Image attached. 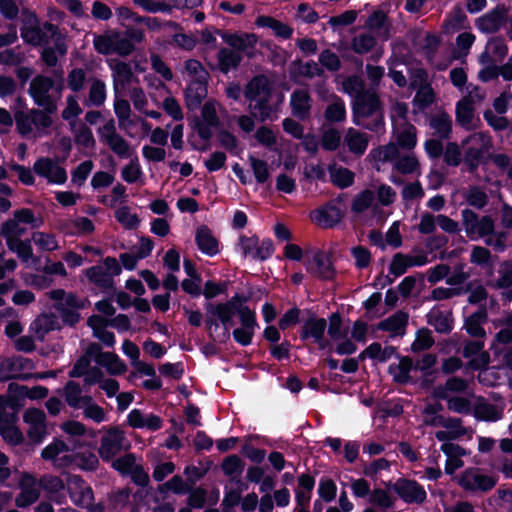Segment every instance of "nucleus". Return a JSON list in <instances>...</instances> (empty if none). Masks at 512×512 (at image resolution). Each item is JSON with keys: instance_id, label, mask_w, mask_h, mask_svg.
I'll list each match as a JSON object with an SVG mask.
<instances>
[{"instance_id": "obj_14", "label": "nucleus", "mask_w": 512, "mask_h": 512, "mask_svg": "<svg viewBox=\"0 0 512 512\" xmlns=\"http://www.w3.org/2000/svg\"><path fill=\"white\" fill-rule=\"evenodd\" d=\"M462 216L466 234L470 239L476 240L492 233L494 223L490 217L485 216L479 219L478 216L470 210H464Z\"/></svg>"}, {"instance_id": "obj_24", "label": "nucleus", "mask_w": 512, "mask_h": 512, "mask_svg": "<svg viewBox=\"0 0 512 512\" xmlns=\"http://www.w3.org/2000/svg\"><path fill=\"white\" fill-rule=\"evenodd\" d=\"M344 212L337 205H327L314 211L311 215L313 222L317 225L331 228L337 225L343 218Z\"/></svg>"}, {"instance_id": "obj_17", "label": "nucleus", "mask_w": 512, "mask_h": 512, "mask_svg": "<svg viewBox=\"0 0 512 512\" xmlns=\"http://www.w3.org/2000/svg\"><path fill=\"white\" fill-rule=\"evenodd\" d=\"M33 363L25 357H12L3 359L0 363V376L4 379L27 378Z\"/></svg>"}, {"instance_id": "obj_8", "label": "nucleus", "mask_w": 512, "mask_h": 512, "mask_svg": "<svg viewBox=\"0 0 512 512\" xmlns=\"http://www.w3.org/2000/svg\"><path fill=\"white\" fill-rule=\"evenodd\" d=\"M25 224H31L33 227L39 226V223L35 220L32 211L29 209L16 211L12 219L4 222L1 227V233L6 242L20 239L27 230Z\"/></svg>"}, {"instance_id": "obj_3", "label": "nucleus", "mask_w": 512, "mask_h": 512, "mask_svg": "<svg viewBox=\"0 0 512 512\" xmlns=\"http://www.w3.org/2000/svg\"><path fill=\"white\" fill-rule=\"evenodd\" d=\"M15 122L18 132L26 137L38 138L47 134L52 125V119L47 112L30 110L15 113Z\"/></svg>"}, {"instance_id": "obj_13", "label": "nucleus", "mask_w": 512, "mask_h": 512, "mask_svg": "<svg viewBox=\"0 0 512 512\" xmlns=\"http://www.w3.org/2000/svg\"><path fill=\"white\" fill-rule=\"evenodd\" d=\"M240 327L233 330V337L237 343L247 346L252 342V338L258 327L255 312L248 307H242L238 310Z\"/></svg>"}, {"instance_id": "obj_38", "label": "nucleus", "mask_w": 512, "mask_h": 512, "mask_svg": "<svg viewBox=\"0 0 512 512\" xmlns=\"http://www.w3.org/2000/svg\"><path fill=\"white\" fill-rule=\"evenodd\" d=\"M507 54V48L504 42L500 39L490 40L485 48V51L480 56V61L483 64H489L502 60Z\"/></svg>"}, {"instance_id": "obj_10", "label": "nucleus", "mask_w": 512, "mask_h": 512, "mask_svg": "<svg viewBox=\"0 0 512 512\" xmlns=\"http://www.w3.org/2000/svg\"><path fill=\"white\" fill-rule=\"evenodd\" d=\"M206 314V325L209 333L213 335L217 331V320H219L225 327L224 336H228L229 325L234 316L233 301L228 303H220L217 305L208 303L206 305Z\"/></svg>"}, {"instance_id": "obj_20", "label": "nucleus", "mask_w": 512, "mask_h": 512, "mask_svg": "<svg viewBox=\"0 0 512 512\" xmlns=\"http://www.w3.org/2000/svg\"><path fill=\"white\" fill-rule=\"evenodd\" d=\"M19 488L20 493L15 500L18 507H27L38 500L40 485L32 475L27 473L21 474L19 477Z\"/></svg>"}, {"instance_id": "obj_52", "label": "nucleus", "mask_w": 512, "mask_h": 512, "mask_svg": "<svg viewBox=\"0 0 512 512\" xmlns=\"http://www.w3.org/2000/svg\"><path fill=\"white\" fill-rule=\"evenodd\" d=\"M394 134L398 145L403 149H412L416 145V130L412 125L407 124L399 130L394 129Z\"/></svg>"}, {"instance_id": "obj_43", "label": "nucleus", "mask_w": 512, "mask_h": 512, "mask_svg": "<svg viewBox=\"0 0 512 512\" xmlns=\"http://www.w3.org/2000/svg\"><path fill=\"white\" fill-rule=\"evenodd\" d=\"M122 179L130 184H138L140 186L145 184V176L137 159L131 160L127 165L121 169Z\"/></svg>"}, {"instance_id": "obj_46", "label": "nucleus", "mask_w": 512, "mask_h": 512, "mask_svg": "<svg viewBox=\"0 0 512 512\" xmlns=\"http://www.w3.org/2000/svg\"><path fill=\"white\" fill-rule=\"evenodd\" d=\"M475 414L482 420L497 421L502 417L503 407L499 404H490L484 401H479L476 405Z\"/></svg>"}, {"instance_id": "obj_2", "label": "nucleus", "mask_w": 512, "mask_h": 512, "mask_svg": "<svg viewBox=\"0 0 512 512\" xmlns=\"http://www.w3.org/2000/svg\"><path fill=\"white\" fill-rule=\"evenodd\" d=\"M354 122L371 130L383 125L379 100L374 93H364L354 101Z\"/></svg>"}, {"instance_id": "obj_59", "label": "nucleus", "mask_w": 512, "mask_h": 512, "mask_svg": "<svg viewBox=\"0 0 512 512\" xmlns=\"http://www.w3.org/2000/svg\"><path fill=\"white\" fill-rule=\"evenodd\" d=\"M184 74L189 82L206 81L207 79V73L202 64L194 59L186 61Z\"/></svg>"}, {"instance_id": "obj_42", "label": "nucleus", "mask_w": 512, "mask_h": 512, "mask_svg": "<svg viewBox=\"0 0 512 512\" xmlns=\"http://www.w3.org/2000/svg\"><path fill=\"white\" fill-rule=\"evenodd\" d=\"M58 328L57 317L51 314H43L39 316L32 324L31 331L35 334L38 339H43L45 334L49 331Z\"/></svg>"}, {"instance_id": "obj_26", "label": "nucleus", "mask_w": 512, "mask_h": 512, "mask_svg": "<svg viewBox=\"0 0 512 512\" xmlns=\"http://www.w3.org/2000/svg\"><path fill=\"white\" fill-rule=\"evenodd\" d=\"M128 423L133 428H146L148 430H159L162 427V420L159 416L151 413H143L133 409L127 417Z\"/></svg>"}, {"instance_id": "obj_11", "label": "nucleus", "mask_w": 512, "mask_h": 512, "mask_svg": "<svg viewBox=\"0 0 512 512\" xmlns=\"http://www.w3.org/2000/svg\"><path fill=\"white\" fill-rule=\"evenodd\" d=\"M237 247L244 257L252 259L265 260L273 253V244L270 240L259 241L255 236H240Z\"/></svg>"}, {"instance_id": "obj_16", "label": "nucleus", "mask_w": 512, "mask_h": 512, "mask_svg": "<svg viewBox=\"0 0 512 512\" xmlns=\"http://www.w3.org/2000/svg\"><path fill=\"white\" fill-rule=\"evenodd\" d=\"M41 456L58 468L72 465V452H70L68 445L58 438H55L42 450Z\"/></svg>"}, {"instance_id": "obj_36", "label": "nucleus", "mask_w": 512, "mask_h": 512, "mask_svg": "<svg viewBox=\"0 0 512 512\" xmlns=\"http://www.w3.org/2000/svg\"><path fill=\"white\" fill-rule=\"evenodd\" d=\"M9 250L15 253L18 258L27 266L34 265L37 263V258L34 256L32 247L29 241H23L21 239L11 240L6 242Z\"/></svg>"}, {"instance_id": "obj_35", "label": "nucleus", "mask_w": 512, "mask_h": 512, "mask_svg": "<svg viewBox=\"0 0 512 512\" xmlns=\"http://www.w3.org/2000/svg\"><path fill=\"white\" fill-rule=\"evenodd\" d=\"M426 263V257H412L396 254L390 264V272L395 276L404 274L408 267L421 266Z\"/></svg>"}, {"instance_id": "obj_47", "label": "nucleus", "mask_w": 512, "mask_h": 512, "mask_svg": "<svg viewBox=\"0 0 512 512\" xmlns=\"http://www.w3.org/2000/svg\"><path fill=\"white\" fill-rule=\"evenodd\" d=\"M407 323V315L403 312L388 317L379 324V329L388 331L393 335L402 334Z\"/></svg>"}, {"instance_id": "obj_55", "label": "nucleus", "mask_w": 512, "mask_h": 512, "mask_svg": "<svg viewBox=\"0 0 512 512\" xmlns=\"http://www.w3.org/2000/svg\"><path fill=\"white\" fill-rule=\"evenodd\" d=\"M428 321L438 332L446 333L452 329V319L449 313L432 311L429 314Z\"/></svg>"}, {"instance_id": "obj_60", "label": "nucleus", "mask_w": 512, "mask_h": 512, "mask_svg": "<svg viewBox=\"0 0 512 512\" xmlns=\"http://www.w3.org/2000/svg\"><path fill=\"white\" fill-rule=\"evenodd\" d=\"M240 60V55L234 51L228 49H221L219 51V68L225 73L235 68L239 64Z\"/></svg>"}, {"instance_id": "obj_4", "label": "nucleus", "mask_w": 512, "mask_h": 512, "mask_svg": "<svg viewBox=\"0 0 512 512\" xmlns=\"http://www.w3.org/2000/svg\"><path fill=\"white\" fill-rule=\"evenodd\" d=\"M442 409L439 403L429 404L423 411V423L431 426H442L446 428L443 431L436 432V438L440 441L455 439L465 433L464 428L460 425L458 419H444L442 416H434L429 418V415H438Z\"/></svg>"}, {"instance_id": "obj_61", "label": "nucleus", "mask_w": 512, "mask_h": 512, "mask_svg": "<svg viewBox=\"0 0 512 512\" xmlns=\"http://www.w3.org/2000/svg\"><path fill=\"white\" fill-rule=\"evenodd\" d=\"M325 117L328 121H343L346 117V110L342 100L332 96V102L325 111Z\"/></svg>"}, {"instance_id": "obj_21", "label": "nucleus", "mask_w": 512, "mask_h": 512, "mask_svg": "<svg viewBox=\"0 0 512 512\" xmlns=\"http://www.w3.org/2000/svg\"><path fill=\"white\" fill-rule=\"evenodd\" d=\"M218 107L214 101H207L202 107V119L198 121L196 129L203 139L210 138L213 128L218 125Z\"/></svg>"}, {"instance_id": "obj_51", "label": "nucleus", "mask_w": 512, "mask_h": 512, "mask_svg": "<svg viewBox=\"0 0 512 512\" xmlns=\"http://www.w3.org/2000/svg\"><path fill=\"white\" fill-rule=\"evenodd\" d=\"M457 121L465 128L469 129L473 126L474 115L472 103L468 98L459 101L456 107Z\"/></svg>"}, {"instance_id": "obj_27", "label": "nucleus", "mask_w": 512, "mask_h": 512, "mask_svg": "<svg viewBox=\"0 0 512 512\" xmlns=\"http://www.w3.org/2000/svg\"><path fill=\"white\" fill-rule=\"evenodd\" d=\"M395 490L406 502L420 503L426 498L425 490L414 481L399 480L395 484Z\"/></svg>"}, {"instance_id": "obj_31", "label": "nucleus", "mask_w": 512, "mask_h": 512, "mask_svg": "<svg viewBox=\"0 0 512 512\" xmlns=\"http://www.w3.org/2000/svg\"><path fill=\"white\" fill-rule=\"evenodd\" d=\"M255 24L261 28L271 29L276 37L283 39H289L293 34V29L289 25L270 16H258Z\"/></svg>"}, {"instance_id": "obj_64", "label": "nucleus", "mask_w": 512, "mask_h": 512, "mask_svg": "<svg viewBox=\"0 0 512 512\" xmlns=\"http://www.w3.org/2000/svg\"><path fill=\"white\" fill-rule=\"evenodd\" d=\"M85 418L96 423H102L107 420L106 413L102 407L97 405L92 398L82 407Z\"/></svg>"}, {"instance_id": "obj_12", "label": "nucleus", "mask_w": 512, "mask_h": 512, "mask_svg": "<svg viewBox=\"0 0 512 512\" xmlns=\"http://www.w3.org/2000/svg\"><path fill=\"white\" fill-rule=\"evenodd\" d=\"M126 438L122 430L117 427H112L107 430L106 434L101 439L99 447V455L104 461H110L121 450L126 449Z\"/></svg>"}, {"instance_id": "obj_37", "label": "nucleus", "mask_w": 512, "mask_h": 512, "mask_svg": "<svg viewBox=\"0 0 512 512\" xmlns=\"http://www.w3.org/2000/svg\"><path fill=\"white\" fill-rule=\"evenodd\" d=\"M63 396L65 398L66 403L75 409H82V407L89 401L91 398L88 395H82V390L80 386L70 381L63 389Z\"/></svg>"}, {"instance_id": "obj_57", "label": "nucleus", "mask_w": 512, "mask_h": 512, "mask_svg": "<svg viewBox=\"0 0 512 512\" xmlns=\"http://www.w3.org/2000/svg\"><path fill=\"white\" fill-rule=\"evenodd\" d=\"M330 177L333 183L341 188L350 186L354 181L353 172L340 166H332L330 168Z\"/></svg>"}, {"instance_id": "obj_18", "label": "nucleus", "mask_w": 512, "mask_h": 512, "mask_svg": "<svg viewBox=\"0 0 512 512\" xmlns=\"http://www.w3.org/2000/svg\"><path fill=\"white\" fill-rule=\"evenodd\" d=\"M88 354L94 357V361L97 365L105 368L111 375L123 374L127 369L125 363L117 354L101 352L98 345H92L88 350Z\"/></svg>"}, {"instance_id": "obj_45", "label": "nucleus", "mask_w": 512, "mask_h": 512, "mask_svg": "<svg viewBox=\"0 0 512 512\" xmlns=\"http://www.w3.org/2000/svg\"><path fill=\"white\" fill-rule=\"evenodd\" d=\"M110 67L113 71L114 86L116 93L124 89L125 85L129 82L132 73L130 67L122 62H110Z\"/></svg>"}, {"instance_id": "obj_29", "label": "nucleus", "mask_w": 512, "mask_h": 512, "mask_svg": "<svg viewBox=\"0 0 512 512\" xmlns=\"http://www.w3.org/2000/svg\"><path fill=\"white\" fill-rule=\"evenodd\" d=\"M60 429L65 433L73 444L74 448H81L84 446L80 439L89 434L91 437L95 436L93 431H87L84 424L75 420H68L60 425Z\"/></svg>"}, {"instance_id": "obj_44", "label": "nucleus", "mask_w": 512, "mask_h": 512, "mask_svg": "<svg viewBox=\"0 0 512 512\" xmlns=\"http://www.w3.org/2000/svg\"><path fill=\"white\" fill-rule=\"evenodd\" d=\"M385 22L386 14L382 11H376L369 17L366 26L378 39L386 40L389 37V33Z\"/></svg>"}, {"instance_id": "obj_54", "label": "nucleus", "mask_w": 512, "mask_h": 512, "mask_svg": "<svg viewBox=\"0 0 512 512\" xmlns=\"http://www.w3.org/2000/svg\"><path fill=\"white\" fill-rule=\"evenodd\" d=\"M486 317L487 315L484 310H479L473 313L465 322L467 332L474 337L484 336L485 332L482 329L481 324L485 322Z\"/></svg>"}, {"instance_id": "obj_53", "label": "nucleus", "mask_w": 512, "mask_h": 512, "mask_svg": "<svg viewBox=\"0 0 512 512\" xmlns=\"http://www.w3.org/2000/svg\"><path fill=\"white\" fill-rule=\"evenodd\" d=\"M54 38V44H55V50L45 47L42 52L43 60L48 65H55L57 62L58 56H63L67 52L66 45L63 41V39L58 36L57 34L55 36H52Z\"/></svg>"}, {"instance_id": "obj_28", "label": "nucleus", "mask_w": 512, "mask_h": 512, "mask_svg": "<svg viewBox=\"0 0 512 512\" xmlns=\"http://www.w3.org/2000/svg\"><path fill=\"white\" fill-rule=\"evenodd\" d=\"M483 347V342L477 340L469 342L464 348V357L469 359V363L474 369H481L488 364L489 356Z\"/></svg>"}, {"instance_id": "obj_22", "label": "nucleus", "mask_w": 512, "mask_h": 512, "mask_svg": "<svg viewBox=\"0 0 512 512\" xmlns=\"http://www.w3.org/2000/svg\"><path fill=\"white\" fill-rule=\"evenodd\" d=\"M33 169L36 174L46 178L50 183L63 184L67 179L65 170L48 158L37 160Z\"/></svg>"}, {"instance_id": "obj_63", "label": "nucleus", "mask_w": 512, "mask_h": 512, "mask_svg": "<svg viewBox=\"0 0 512 512\" xmlns=\"http://www.w3.org/2000/svg\"><path fill=\"white\" fill-rule=\"evenodd\" d=\"M117 40V32H109L94 39V46L99 53H115L114 41Z\"/></svg>"}, {"instance_id": "obj_34", "label": "nucleus", "mask_w": 512, "mask_h": 512, "mask_svg": "<svg viewBox=\"0 0 512 512\" xmlns=\"http://www.w3.org/2000/svg\"><path fill=\"white\" fill-rule=\"evenodd\" d=\"M88 325L93 330V334L105 345L112 347L115 344V338L112 332L106 329L107 321L103 317L93 315L88 319Z\"/></svg>"}, {"instance_id": "obj_19", "label": "nucleus", "mask_w": 512, "mask_h": 512, "mask_svg": "<svg viewBox=\"0 0 512 512\" xmlns=\"http://www.w3.org/2000/svg\"><path fill=\"white\" fill-rule=\"evenodd\" d=\"M54 89L53 83L49 78L36 77L30 85V95L35 103L43 106L50 113L56 109V106L51 101L50 91Z\"/></svg>"}, {"instance_id": "obj_41", "label": "nucleus", "mask_w": 512, "mask_h": 512, "mask_svg": "<svg viewBox=\"0 0 512 512\" xmlns=\"http://www.w3.org/2000/svg\"><path fill=\"white\" fill-rule=\"evenodd\" d=\"M344 141L349 150L355 154H363L368 146V137L365 133L354 128H349L345 134Z\"/></svg>"}, {"instance_id": "obj_48", "label": "nucleus", "mask_w": 512, "mask_h": 512, "mask_svg": "<svg viewBox=\"0 0 512 512\" xmlns=\"http://www.w3.org/2000/svg\"><path fill=\"white\" fill-rule=\"evenodd\" d=\"M293 114L304 118L310 109V97L304 90L295 91L291 97Z\"/></svg>"}, {"instance_id": "obj_32", "label": "nucleus", "mask_w": 512, "mask_h": 512, "mask_svg": "<svg viewBox=\"0 0 512 512\" xmlns=\"http://www.w3.org/2000/svg\"><path fill=\"white\" fill-rule=\"evenodd\" d=\"M441 449L447 456L445 465V472L447 474H453L457 469L463 467L464 462L461 457L466 454L464 449L450 443H444Z\"/></svg>"}, {"instance_id": "obj_7", "label": "nucleus", "mask_w": 512, "mask_h": 512, "mask_svg": "<svg viewBox=\"0 0 512 512\" xmlns=\"http://www.w3.org/2000/svg\"><path fill=\"white\" fill-rule=\"evenodd\" d=\"M24 20L21 29L23 40L32 45L46 44V37L56 35V28L52 24H45L44 31L38 26V21L34 13L23 12Z\"/></svg>"}, {"instance_id": "obj_1", "label": "nucleus", "mask_w": 512, "mask_h": 512, "mask_svg": "<svg viewBox=\"0 0 512 512\" xmlns=\"http://www.w3.org/2000/svg\"><path fill=\"white\" fill-rule=\"evenodd\" d=\"M270 83L265 76H256L247 85L245 96L250 101V109L258 115L260 120H273L276 116V109L267 105L270 97Z\"/></svg>"}, {"instance_id": "obj_9", "label": "nucleus", "mask_w": 512, "mask_h": 512, "mask_svg": "<svg viewBox=\"0 0 512 512\" xmlns=\"http://www.w3.org/2000/svg\"><path fill=\"white\" fill-rule=\"evenodd\" d=\"M457 482L467 491L486 492L496 485L497 480L478 468H469L457 477Z\"/></svg>"}, {"instance_id": "obj_62", "label": "nucleus", "mask_w": 512, "mask_h": 512, "mask_svg": "<svg viewBox=\"0 0 512 512\" xmlns=\"http://www.w3.org/2000/svg\"><path fill=\"white\" fill-rule=\"evenodd\" d=\"M249 163L256 181L260 184L267 182L270 177L269 166L267 162L254 156H249Z\"/></svg>"}, {"instance_id": "obj_23", "label": "nucleus", "mask_w": 512, "mask_h": 512, "mask_svg": "<svg viewBox=\"0 0 512 512\" xmlns=\"http://www.w3.org/2000/svg\"><path fill=\"white\" fill-rule=\"evenodd\" d=\"M307 271L313 275L330 278L333 275L329 257L321 252H315L305 258Z\"/></svg>"}, {"instance_id": "obj_49", "label": "nucleus", "mask_w": 512, "mask_h": 512, "mask_svg": "<svg viewBox=\"0 0 512 512\" xmlns=\"http://www.w3.org/2000/svg\"><path fill=\"white\" fill-rule=\"evenodd\" d=\"M14 416L9 421L0 422V433L2 437L11 444H18L23 440V434L15 424Z\"/></svg>"}, {"instance_id": "obj_6", "label": "nucleus", "mask_w": 512, "mask_h": 512, "mask_svg": "<svg viewBox=\"0 0 512 512\" xmlns=\"http://www.w3.org/2000/svg\"><path fill=\"white\" fill-rule=\"evenodd\" d=\"M67 487L72 501L79 506L88 509L90 512H102L101 504L93 503V492L89 485L77 475L69 476Z\"/></svg>"}, {"instance_id": "obj_39", "label": "nucleus", "mask_w": 512, "mask_h": 512, "mask_svg": "<svg viewBox=\"0 0 512 512\" xmlns=\"http://www.w3.org/2000/svg\"><path fill=\"white\" fill-rule=\"evenodd\" d=\"M99 464L98 457L91 449L78 450L72 453V465L84 471H94Z\"/></svg>"}, {"instance_id": "obj_15", "label": "nucleus", "mask_w": 512, "mask_h": 512, "mask_svg": "<svg viewBox=\"0 0 512 512\" xmlns=\"http://www.w3.org/2000/svg\"><path fill=\"white\" fill-rule=\"evenodd\" d=\"M23 420L28 426L27 434L34 443H40L48 435L46 416L42 410L30 408L23 415Z\"/></svg>"}, {"instance_id": "obj_5", "label": "nucleus", "mask_w": 512, "mask_h": 512, "mask_svg": "<svg viewBox=\"0 0 512 512\" xmlns=\"http://www.w3.org/2000/svg\"><path fill=\"white\" fill-rule=\"evenodd\" d=\"M49 297L55 301V308L61 314L63 321L69 325H74L80 319L79 309L84 308L88 301L79 299L72 293H66L62 289H56L49 292Z\"/></svg>"}, {"instance_id": "obj_40", "label": "nucleus", "mask_w": 512, "mask_h": 512, "mask_svg": "<svg viewBox=\"0 0 512 512\" xmlns=\"http://www.w3.org/2000/svg\"><path fill=\"white\" fill-rule=\"evenodd\" d=\"M222 38L227 45L237 50L252 48L257 42L256 35L249 33H224Z\"/></svg>"}, {"instance_id": "obj_25", "label": "nucleus", "mask_w": 512, "mask_h": 512, "mask_svg": "<svg viewBox=\"0 0 512 512\" xmlns=\"http://www.w3.org/2000/svg\"><path fill=\"white\" fill-rule=\"evenodd\" d=\"M327 324L323 318H311L305 322L303 326V332L301 334L302 339H313L320 348L326 347V340L324 339L325 330Z\"/></svg>"}, {"instance_id": "obj_58", "label": "nucleus", "mask_w": 512, "mask_h": 512, "mask_svg": "<svg viewBox=\"0 0 512 512\" xmlns=\"http://www.w3.org/2000/svg\"><path fill=\"white\" fill-rule=\"evenodd\" d=\"M411 367L412 361L410 359L404 358L397 363L391 364L389 367V372L395 381L403 383L408 380Z\"/></svg>"}, {"instance_id": "obj_33", "label": "nucleus", "mask_w": 512, "mask_h": 512, "mask_svg": "<svg viewBox=\"0 0 512 512\" xmlns=\"http://www.w3.org/2000/svg\"><path fill=\"white\" fill-rule=\"evenodd\" d=\"M207 95L206 81H191L185 92L188 109H196Z\"/></svg>"}, {"instance_id": "obj_30", "label": "nucleus", "mask_w": 512, "mask_h": 512, "mask_svg": "<svg viewBox=\"0 0 512 512\" xmlns=\"http://www.w3.org/2000/svg\"><path fill=\"white\" fill-rule=\"evenodd\" d=\"M195 239L202 253L214 256L219 252L218 242L206 226H201L197 229Z\"/></svg>"}, {"instance_id": "obj_50", "label": "nucleus", "mask_w": 512, "mask_h": 512, "mask_svg": "<svg viewBox=\"0 0 512 512\" xmlns=\"http://www.w3.org/2000/svg\"><path fill=\"white\" fill-rule=\"evenodd\" d=\"M31 240L43 252H51L59 248V243L53 234L36 231L32 234Z\"/></svg>"}, {"instance_id": "obj_56", "label": "nucleus", "mask_w": 512, "mask_h": 512, "mask_svg": "<svg viewBox=\"0 0 512 512\" xmlns=\"http://www.w3.org/2000/svg\"><path fill=\"white\" fill-rule=\"evenodd\" d=\"M94 230L93 222L86 217H77L67 223L66 231L72 235H83Z\"/></svg>"}]
</instances>
